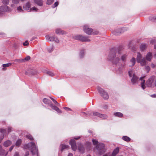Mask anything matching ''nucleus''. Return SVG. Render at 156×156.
I'll return each instance as SVG.
<instances>
[{
  "instance_id": "nucleus-47",
  "label": "nucleus",
  "mask_w": 156,
  "mask_h": 156,
  "mask_svg": "<svg viewBox=\"0 0 156 156\" xmlns=\"http://www.w3.org/2000/svg\"><path fill=\"white\" fill-rule=\"evenodd\" d=\"M9 0H3V3L4 4H8L9 3Z\"/></svg>"
},
{
  "instance_id": "nucleus-53",
  "label": "nucleus",
  "mask_w": 156,
  "mask_h": 156,
  "mask_svg": "<svg viewBox=\"0 0 156 156\" xmlns=\"http://www.w3.org/2000/svg\"><path fill=\"white\" fill-rule=\"evenodd\" d=\"M50 98L52 100V101H53V102L55 104H56V103H57V101L55 99H54L53 98Z\"/></svg>"
},
{
  "instance_id": "nucleus-2",
  "label": "nucleus",
  "mask_w": 156,
  "mask_h": 156,
  "mask_svg": "<svg viewBox=\"0 0 156 156\" xmlns=\"http://www.w3.org/2000/svg\"><path fill=\"white\" fill-rule=\"evenodd\" d=\"M120 53L119 51L115 53L111 51L108 57V59L112 62L113 64H117L119 61Z\"/></svg>"
},
{
  "instance_id": "nucleus-29",
  "label": "nucleus",
  "mask_w": 156,
  "mask_h": 156,
  "mask_svg": "<svg viewBox=\"0 0 156 156\" xmlns=\"http://www.w3.org/2000/svg\"><path fill=\"white\" fill-rule=\"evenodd\" d=\"M135 59L134 57H133L130 61V66H133L135 65Z\"/></svg>"
},
{
  "instance_id": "nucleus-41",
  "label": "nucleus",
  "mask_w": 156,
  "mask_h": 156,
  "mask_svg": "<svg viewBox=\"0 0 156 156\" xmlns=\"http://www.w3.org/2000/svg\"><path fill=\"white\" fill-rule=\"evenodd\" d=\"M150 19L152 21H154L156 22V16H153L152 17H151L150 18Z\"/></svg>"
},
{
  "instance_id": "nucleus-3",
  "label": "nucleus",
  "mask_w": 156,
  "mask_h": 156,
  "mask_svg": "<svg viewBox=\"0 0 156 156\" xmlns=\"http://www.w3.org/2000/svg\"><path fill=\"white\" fill-rule=\"evenodd\" d=\"M27 146H28V149L30 150L33 155H35L36 154L38 155V149L34 143L31 142L29 143L28 145H27Z\"/></svg>"
},
{
  "instance_id": "nucleus-37",
  "label": "nucleus",
  "mask_w": 156,
  "mask_h": 156,
  "mask_svg": "<svg viewBox=\"0 0 156 156\" xmlns=\"http://www.w3.org/2000/svg\"><path fill=\"white\" fill-rule=\"evenodd\" d=\"M26 137L30 139V140H33V138L32 136L30 134H27L26 135Z\"/></svg>"
},
{
  "instance_id": "nucleus-51",
  "label": "nucleus",
  "mask_w": 156,
  "mask_h": 156,
  "mask_svg": "<svg viewBox=\"0 0 156 156\" xmlns=\"http://www.w3.org/2000/svg\"><path fill=\"white\" fill-rule=\"evenodd\" d=\"M58 2H56L54 4V6H53V8H55L58 5Z\"/></svg>"
},
{
  "instance_id": "nucleus-4",
  "label": "nucleus",
  "mask_w": 156,
  "mask_h": 156,
  "mask_svg": "<svg viewBox=\"0 0 156 156\" xmlns=\"http://www.w3.org/2000/svg\"><path fill=\"white\" fill-rule=\"evenodd\" d=\"M43 102L46 104L48 105L53 109L55 110L58 113H60L61 112V110L58 107L53 105L51 104V102L49 100L45 98L43 100Z\"/></svg>"
},
{
  "instance_id": "nucleus-50",
  "label": "nucleus",
  "mask_w": 156,
  "mask_h": 156,
  "mask_svg": "<svg viewBox=\"0 0 156 156\" xmlns=\"http://www.w3.org/2000/svg\"><path fill=\"white\" fill-rule=\"evenodd\" d=\"M23 45L24 46H27L29 44L28 41H26L25 42H24L23 44Z\"/></svg>"
},
{
  "instance_id": "nucleus-59",
  "label": "nucleus",
  "mask_w": 156,
  "mask_h": 156,
  "mask_svg": "<svg viewBox=\"0 0 156 156\" xmlns=\"http://www.w3.org/2000/svg\"><path fill=\"white\" fill-rule=\"evenodd\" d=\"M29 151H27L26 153V155L25 156H27L29 155Z\"/></svg>"
},
{
  "instance_id": "nucleus-14",
  "label": "nucleus",
  "mask_w": 156,
  "mask_h": 156,
  "mask_svg": "<svg viewBox=\"0 0 156 156\" xmlns=\"http://www.w3.org/2000/svg\"><path fill=\"white\" fill-rule=\"evenodd\" d=\"M10 11V8L6 5L0 7V11L1 12H9Z\"/></svg>"
},
{
  "instance_id": "nucleus-43",
  "label": "nucleus",
  "mask_w": 156,
  "mask_h": 156,
  "mask_svg": "<svg viewBox=\"0 0 156 156\" xmlns=\"http://www.w3.org/2000/svg\"><path fill=\"white\" fill-rule=\"evenodd\" d=\"M37 9L35 7H34L31 8L30 9V11H34L37 12Z\"/></svg>"
},
{
  "instance_id": "nucleus-9",
  "label": "nucleus",
  "mask_w": 156,
  "mask_h": 156,
  "mask_svg": "<svg viewBox=\"0 0 156 156\" xmlns=\"http://www.w3.org/2000/svg\"><path fill=\"white\" fill-rule=\"evenodd\" d=\"M93 114L94 116H98L103 119H106L108 118V116L106 114H101L98 112H94Z\"/></svg>"
},
{
  "instance_id": "nucleus-49",
  "label": "nucleus",
  "mask_w": 156,
  "mask_h": 156,
  "mask_svg": "<svg viewBox=\"0 0 156 156\" xmlns=\"http://www.w3.org/2000/svg\"><path fill=\"white\" fill-rule=\"evenodd\" d=\"M55 43H58L59 42L58 39L57 37H55V39H54V41Z\"/></svg>"
},
{
  "instance_id": "nucleus-27",
  "label": "nucleus",
  "mask_w": 156,
  "mask_h": 156,
  "mask_svg": "<svg viewBox=\"0 0 156 156\" xmlns=\"http://www.w3.org/2000/svg\"><path fill=\"white\" fill-rule=\"evenodd\" d=\"M141 55L140 53H137V56L136 58L137 61L138 63H140V61L142 60Z\"/></svg>"
},
{
  "instance_id": "nucleus-48",
  "label": "nucleus",
  "mask_w": 156,
  "mask_h": 156,
  "mask_svg": "<svg viewBox=\"0 0 156 156\" xmlns=\"http://www.w3.org/2000/svg\"><path fill=\"white\" fill-rule=\"evenodd\" d=\"M156 42V39L155 38H154L152 39L151 41V44H153L154 43Z\"/></svg>"
},
{
  "instance_id": "nucleus-58",
  "label": "nucleus",
  "mask_w": 156,
  "mask_h": 156,
  "mask_svg": "<svg viewBox=\"0 0 156 156\" xmlns=\"http://www.w3.org/2000/svg\"><path fill=\"white\" fill-rule=\"evenodd\" d=\"M146 69L148 71H149L150 70V68L149 66H147L146 67Z\"/></svg>"
},
{
  "instance_id": "nucleus-36",
  "label": "nucleus",
  "mask_w": 156,
  "mask_h": 156,
  "mask_svg": "<svg viewBox=\"0 0 156 156\" xmlns=\"http://www.w3.org/2000/svg\"><path fill=\"white\" fill-rule=\"evenodd\" d=\"M17 12H23V10L22 9L21 7L19 6L17 7Z\"/></svg>"
},
{
  "instance_id": "nucleus-57",
  "label": "nucleus",
  "mask_w": 156,
  "mask_h": 156,
  "mask_svg": "<svg viewBox=\"0 0 156 156\" xmlns=\"http://www.w3.org/2000/svg\"><path fill=\"white\" fill-rule=\"evenodd\" d=\"M64 108L66 110H70V109L67 107H64Z\"/></svg>"
},
{
  "instance_id": "nucleus-23",
  "label": "nucleus",
  "mask_w": 156,
  "mask_h": 156,
  "mask_svg": "<svg viewBox=\"0 0 156 156\" xmlns=\"http://www.w3.org/2000/svg\"><path fill=\"white\" fill-rule=\"evenodd\" d=\"M78 149L80 152L82 153H83L84 152V149L83 145L82 144H79L78 146Z\"/></svg>"
},
{
  "instance_id": "nucleus-24",
  "label": "nucleus",
  "mask_w": 156,
  "mask_h": 156,
  "mask_svg": "<svg viewBox=\"0 0 156 156\" xmlns=\"http://www.w3.org/2000/svg\"><path fill=\"white\" fill-rule=\"evenodd\" d=\"M34 2L39 6H41L43 5V2L42 0H34Z\"/></svg>"
},
{
  "instance_id": "nucleus-22",
  "label": "nucleus",
  "mask_w": 156,
  "mask_h": 156,
  "mask_svg": "<svg viewBox=\"0 0 156 156\" xmlns=\"http://www.w3.org/2000/svg\"><path fill=\"white\" fill-rule=\"evenodd\" d=\"M46 38L47 40L50 41H53L55 39V37L54 36H51L50 35H48L46 36Z\"/></svg>"
},
{
  "instance_id": "nucleus-46",
  "label": "nucleus",
  "mask_w": 156,
  "mask_h": 156,
  "mask_svg": "<svg viewBox=\"0 0 156 156\" xmlns=\"http://www.w3.org/2000/svg\"><path fill=\"white\" fill-rule=\"evenodd\" d=\"M47 73L50 76H54V74L53 73L51 72L50 71H48L47 72Z\"/></svg>"
},
{
  "instance_id": "nucleus-26",
  "label": "nucleus",
  "mask_w": 156,
  "mask_h": 156,
  "mask_svg": "<svg viewBox=\"0 0 156 156\" xmlns=\"http://www.w3.org/2000/svg\"><path fill=\"white\" fill-rule=\"evenodd\" d=\"M8 152H5V151L4 150L2 149L1 147H0V155H3L5 154V156H6L8 154Z\"/></svg>"
},
{
  "instance_id": "nucleus-40",
  "label": "nucleus",
  "mask_w": 156,
  "mask_h": 156,
  "mask_svg": "<svg viewBox=\"0 0 156 156\" xmlns=\"http://www.w3.org/2000/svg\"><path fill=\"white\" fill-rule=\"evenodd\" d=\"M11 63H7V64H4L2 66H3V69H4V68H5L8 67H9V66H11Z\"/></svg>"
},
{
  "instance_id": "nucleus-55",
  "label": "nucleus",
  "mask_w": 156,
  "mask_h": 156,
  "mask_svg": "<svg viewBox=\"0 0 156 156\" xmlns=\"http://www.w3.org/2000/svg\"><path fill=\"white\" fill-rule=\"evenodd\" d=\"M0 35H2V37H4L5 35V34L3 32L0 33Z\"/></svg>"
},
{
  "instance_id": "nucleus-20",
  "label": "nucleus",
  "mask_w": 156,
  "mask_h": 156,
  "mask_svg": "<svg viewBox=\"0 0 156 156\" xmlns=\"http://www.w3.org/2000/svg\"><path fill=\"white\" fill-rule=\"evenodd\" d=\"M147 45L145 43L141 44L140 46V49L141 51H143L147 47Z\"/></svg>"
},
{
  "instance_id": "nucleus-54",
  "label": "nucleus",
  "mask_w": 156,
  "mask_h": 156,
  "mask_svg": "<svg viewBox=\"0 0 156 156\" xmlns=\"http://www.w3.org/2000/svg\"><path fill=\"white\" fill-rule=\"evenodd\" d=\"M0 35H2V37H4L5 35V34L3 32L0 33Z\"/></svg>"
},
{
  "instance_id": "nucleus-10",
  "label": "nucleus",
  "mask_w": 156,
  "mask_h": 156,
  "mask_svg": "<svg viewBox=\"0 0 156 156\" xmlns=\"http://www.w3.org/2000/svg\"><path fill=\"white\" fill-rule=\"evenodd\" d=\"M119 152V148L117 147L114 150L112 154L110 153H108L103 156H115Z\"/></svg>"
},
{
  "instance_id": "nucleus-12",
  "label": "nucleus",
  "mask_w": 156,
  "mask_h": 156,
  "mask_svg": "<svg viewBox=\"0 0 156 156\" xmlns=\"http://www.w3.org/2000/svg\"><path fill=\"white\" fill-rule=\"evenodd\" d=\"M154 76H152L146 81V84L148 87H151L152 83L154 82Z\"/></svg>"
},
{
  "instance_id": "nucleus-25",
  "label": "nucleus",
  "mask_w": 156,
  "mask_h": 156,
  "mask_svg": "<svg viewBox=\"0 0 156 156\" xmlns=\"http://www.w3.org/2000/svg\"><path fill=\"white\" fill-rule=\"evenodd\" d=\"M12 144V142L9 140H7L4 142V146L6 147H8L10 146Z\"/></svg>"
},
{
  "instance_id": "nucleus-11",
  "label": "nucleus",
  "mask_w": 156,
  "mask_h": 156,
  "mask_svg": "<svg viewBox=\"0 0 156 156\" xmlns=\"http://www.w3.org/2000/svg\"><path fill=\"white\" fill-rule=\"evenodd\" d=\"M37 73V71L34 69H29L26 72V74L29 75H34L36 74Z\"/></svg>"
},
{
  "instance_id": "nucleus-19",
  "label": "nucleus",
  "mask_w": 156,
  "mask_h": 156,
  "mask_svg": "<svg viewBox=\"0 0 156 156\" xmlns=\"http://www.w3.org/2000/svg\"><path fill=\"white\" fill-rule=\"evenodd\" d=\"M30 4L29 2L27 3L26 4L23 6V9L26 10H30Z\"/></svg>"
},
{
  "instance_id": "nucleus-38",
  "label": "nucleus",
  "mask_w": 156,
  "mask_h": 156,
  "mask_svg": "<svg viewBox=\"0 0 156 156\" xmlns=\"http://www.w3.org/2000/svg\"><path fill=\"white\" fill-rule=\"evenodd\" d=\"M53 49L54 48L53 46L49 47L48 48V51L49 52H52L53 51Z\"/></svg>"
},
{
  "instance_id": "nucleus-56",
  "label": "nucleus",
  "mask_w": 156,
  "mask_h": 156,
  "mask_svg": "<svg viewBox=\"0 0 156 156\" xmlns=\"http://www.w3.org/2000/svg\"><path fill=\"white\" fill-rule=\"evenodd\" d=\"M14 145H12L11 147L9 149V150L10 151H11L12 150L14 147Z\"/></svg>"
},
{
  "instance_id": "nucleus-60",
  "label": "nucleus",
  "mask_w": 156,
  "mask_h": 156,
  "mask_svg": "<svg viewBox=\"0 0 156 156\" xmlns=\"http://www.w3.org/2000/svg\"><path fill=\"white\" fill-rule=\"evenodd\" d=\"M14 156H19L18 153L17 152H16L15 153Z\"/></svg>"
},
{
  "instance_id": "nucleus-32",
  "label": "nucleus",
  "mask_w": 156,
  "mask_h": 156,
  "mask_svg": "<svg viewBox=\"0 0 156 156\" xmlns=\"http://www.w3.org/2000/svg\"><path fill=\"white\" fill-rule=\"evenodd\" d=\"M141 66H143L145 65L146 64V61L144 58H143L140 61V62Z\"/></svg>"
},
{
  "instance_id": "nucleus-52",
  "label": "nucleus",
  "mask_w": 156,
  "mask_h": 156,
  "mask_svg": "<svg viewBox=\"0 0 156 156\" xmlns=\"http://www.w3.org/2000/svg\"><path fill=\"white\" fill-rule=\"evenodd\" d=\"M12 130V128L11 127H8V129L7 131H8V133H9Z\"/></svg>"
},
{
  "instance_id": "nucleus-18",
  "label": "nucleus",
  "mask_w": 156,
  "mask_h": 156,
  "mask_svg": "<svg viewBox=\"0 0 156 156\" xmlns=\"http://www.w3.org/2000/svg\"><path fill=\"white\" fill-rule=\"evenodd\" d=\"M152 58V54L150 52L148 53L146 56V59L148 61H150Z\"/></svg>"
},
{
  "instance_id": "nucleus-44",
  "label": "nucleus",
  "mask_w": 156,
  "mask_h": 156,
  "mask_svg": "<svg viewBox=\"0 0 156 156\" xmlns=\"http://www.w3.org/2000/svg\"><path fill=\"white\" fill-rule=\"evenodd\" d=\"M20 0H12V2L14 4H17L19 3Z\"/></svg>"
},
{
  "instance_id": "nucleus-42",
  "label": "nucleus",
  "mask_w": 156,
  "mask_h": 156,
  "mask_svg": "<svg viewBox=\"0 0 156 156\" xmlns=\"http://www.w3.org/2000/svg\"><path fill=\"white\" fill-rule=\"evenodd\" d=\"M84 50H82L81 51L80 53V58H82L84 55Z\"/></svg>"
},
{
  "instance_id": "nucleus-63",
  "label": "nucleus",
  "mask_w": 156,
  "mask_h": 156,
  "mask_svg": "<svg viewBox=\"0 0 156 156\" xmlns=\"http://www.w3.org/2000/svg\"><path fill=\"white\" fill-rule=\"evenodd\" d=\"M154 84L155 86L156 87V79L154 80Z\"/></svg>"
},
{
  "instance_id": "nucleus-31",
  "label": "nucleus",
  "mask_w": 156,
  "mask_h": 156,
  "mask_svg": "<svg viewBox=\"0 0 156 156\" xmlns=\"http://www.w3.org/2000/svg\"><path fill=\"white\" fill-rule=\"evenodd\" d=\"M114 115L115 116L118 117H122L123 116V114L120 112H116L114 113Z\"/></svg>"
},
{
  "instance_id": "nucleus-64",
  "label": "nucleus",
  "mask_w": 156,
  "mask_h": 156,
  "mask_svg": "<svg viewBox=\"0 0 156 156\" xmlns=\"http://www.w3.org/2000/svg\"><path fill=\"white\" fill-rule=\"evenodd\" d=\"M55 105L57 106H58L59 105V103H58L57 102V103H56V104H55Z\"/></svg>"
},
{
  "instance_id": "nucleus-5",
  "label": "nucleus",
  "mask_w": 156,
  "mask_h": 156,
  "mask_svg": "<svg viewBox=\"0 0 156 156\" xmlns=\"http://www.w3.org/2000/svg\"><path fill=\"white\" fill-rule=\"evenodd\" d=\"M128 74L130 77H131L133 76V77L131 80L132 83L133 84L137 83H138L139 78L134 74L133 73V70H129L128 71Z\"/></svg>"
},
{
  "instance_id": "nucleus-7",
  "label": "nucleus",
  "mask_w": 156,
  "mask_h": 156,
  "mask_svg": "<svg viewBox=\"0 0 156 156\" xmlns=\"http://www.w3.org/2000/svg\"><path fill=\"white\" fill-rule=\"evenodd\" d=\"M83 30L87 34L90 35L92 32L94 34H98V32L96 31L95 32H93V30L92 29L90 28L88 26L86 25L84 26L83 27Z\"/></svg>"
},
{
  "instance_id": "nucleus-17",
  "label": "nucleus",
  "mask_w": 156,
  "mask_h": 156,
  "mask_svg": "<svg viewBox=\"0 0 156 156\" xmlns=\"http://www.w3.org/2000/svg\"><path fill=\"white\" fill-rule=\"evenodd\" d=\"M0 131V132L2 133L0 136V143H1L4 138V134L5 133L6 130L5 129H1Z\"/></svg>"
},
{
  "instance_id": "nucleus-6",
  "label": "nucleus",
  "mask_w": 156,
  "mask_h": 156,
  "mask_svg": "<svg viewBox=\"0 0 156 156\" xmlns=\"http://www.w3.org/2000/svg\"><path fill=\"white\" fill-rule=\"evenodd\" d=\"M75 39L80 40L82 42H90V40L87 37L80 35L75 36L74 37Z\"/></svg>"
},
{
  "instance_id": "nucleus-30",
  "label": "nucleus",
  "mask_w": 156,
  "mask_h": 156,
  "mask_svg": "<svg viewBox=\"0 0 156 156\" xmlns=\"http://www.w3.org/2000/svg\"><path fill=\"white\" fill-rule=\"evenodd\" d=\"M30 56H27L24 59H17L16 60L17 61H20V62H23L25 60L28 61L30 60Z\"/></svg>"
},
{
  "instance_id": "nucleus-13",
  "label": "nucleus",
  "mask_w": 156,
  "mask_h": 156,
  "mask_svg": "<svg viewBox=\"0 0 156 156\" xmlns=\"http://www.w3.org/2000/svg\"><path fill=\"white\" fill-rule=\"evenodd\" d=\"M70 144L71 146L72 149L74 151H76V146L75 141L73 140H70Z\"/></svg>"
},
{
  "instance_id": "nucleus-45",
  "label": "nucleus",
  "mask_w": 156,
  "mask_h": 156,
  "mask_svg": "<svg viewBox=\"0 0 156 156\" xmlns=\"http://www.w3.org/2000/svg\"><path fill=\"white\" fill-rule=\"evenodd\" d=\"M53 0H48L47 4L48 5H51L52 3Z\"/></svg>"
},
{
  "instance_id": "nucleus-1",
  "label": "nucleus",
  "mask_w": 156,
  "mask_h": 156,
  "mask_svg": "<svg viewBox=\"0 0 156 156\" xmlns=\"http://www.w3.org/2000/svg\"><path fill=\"white\" fill-rule=\"evenodd\" d=\"M92 142L94 145H97L94 150V151L97 154L101 155L105 152V150L104 144H99L98 141L95 139L92 140Z\"/></svg>"
},
{
  "instance_id": "nucleus-39",
  "label": "nucleus",
  "mask_w": 156,
  "mask_h": 156,
  "mask_svg": "<svg viewBox=\"0 0 156 156\" xmlns=\"http://www.w3.org/2000/svg\"><path fill=\"white\" fill-rule=\"evenodd\" d=\"M127 56V55L126 54L124 55L121 56V60L123 61H124L126 59Z\"/></svg>"
},
{
  "instance_id": "nucleus-15",
  "label": "nucleus",
  "mask_w": 156,
  "mask_h": 156,
  "mask_svg": "<svg viewBox=\"0 0 156 156\" xmlns=\"http://www.w3.org/2000/svg\"><path fill=\"white\" fill-rule=\"evenodd\" d=\"M55 33L56 34L59 35L65 34H66V32L65 31L59 28H58L56 29Z\"/></svg>"
},
{
  "instance_id": "nucleus-34",
  "label": "nucleus",
  "mask_w": 156,
  "mask_h": 156,
  "mask_svg": "<svg viewBox=\"0 0 156 156\" xmlns=\"http://www.w3.org/2000/svg\"><path fill=\"white\" fill-rule=\"evenodd\" d=\"M21 140L20 139H18L16 142V146H19L21 144Z\"/></svg>"
},
{
  "instance_id": "nucleus-8",
  "label": "nucleus",
  "mask_w": 156,
  "mask_h": 156,
  "mask_svg": "<svg viewBox=\"0 0 156 156\" xmlns=\"http://www.w3.org/2000/svg\"><path fill=\"white\" fill-rule=\"evenodd\" d=\"M97 89L101 96L104 99H107L108 98V95L107 93L104 91L101 88L98 87H97Z\"/></svg>"
},
{
  "instance_id": "nucleus-16",
  "label": "nucleus",
  "mask_w": 156,
  "mask_h": 156,
  "mask_svg": "<svg viewBox=\"0 0 156 156\" xmlns=\"http://www.w3.org/2000/svg\"><path fill=\"white\" fill-rule=\"evenodd\" d=\"M144 76L141 77L140 78V83L141 87L143 89H144L145 88V86L144 84L145 82V80H144Z\"/></svg>"
},
{
  "instance_id": "nucleus-61",
  "label": "nucleus",
  "mask_w": 156,
  "mask_h": 156,
  "mask_svg": "<svg viewBox=\"0 0 156 156\" xmlns=\"http://www.w3.org/2000/svg\"><path fill=\"white\" fill-rule=\"evenodd\" d=\"M151 96L153 98H155V97H156V95L155 94H153V95H151Z\"/></svg>"
},
{
  "instance_id": "nucleus-33",
  "label": "nucleus",
  "mask_w": 156,
  "mask_h": 156,
  "mask_svg": "<svg viewBox=\"0 0 156 156\" xmlns=\"http://www.w3.org/2000/svg\"><path fill=\"white\" fill-rule=\"evenodd\" d=\"M91 144L90 142H87L85 146L87 148L88 150H89L90 147H91Z\"/></svg>"
},
{
  "instance_id": "nucleus-35",
  "label": "nucleus",
  "mask_w": 156,
  "mask_h": 156,
  "mask_svg": "<svg viewBox=\"0 0 156 156\" xmlns=\"http://www.w3.org/2000/svg\"><path fill=\"white\" fill-rule=\"evenodd\" d=\"M122 139L126 141H129L130 140V138L126 136H123Z\"/></svg>"
},
{
  "instance_id": "nucleus-28",
  "label": "nucleus",
  "mask_w": 156,
  "mask_h": 156,
  "mask_svg": "<svg viewBox=\"0 0 156 156\" xmlns=\"http://www.w3.org/2000/svg\"><path fill=\"white\" fill-rule=\"evenodd\" d=\"M60 147H61V151H62L63 150L65 149H68L69 147V146L67 145L62 144L60 145Z\"/></svg>"
},
{
  "instance_id": "nucleus-62",
  "label": "nucleus",
  "mask_w": 156,
  "mask_h": 156,
  "mask_svg": "<svg viewBox=\"0 0 156 156\" xmlns=\"http://www.w3.org/2000/svg\"><path fill=\"white\" fill-rule=\"evenodd\" d=\"M68 156H73L72 154L71 153H69Z\"/></svg>"
},
{
  "instance_id": "nucleus-21",
  "label": "nucleus",
  "mask_w": 156,
  "mask_h": 156,
  "mask_svg": "<svg viewBox=\"0 0 156 156\" xmlns=\"http://www.w3.org/2000/svg\"><path fill=\"white\" fill-rule=\"evenodd\" d=\"M122 29L121 28H119L115 30L113 32V34L115 35H118L122 32Z\"/></svg>"
}]
</instances>
